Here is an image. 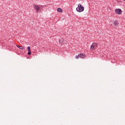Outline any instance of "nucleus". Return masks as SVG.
Segmentation results:
<instances>
[{
  "mask_svg": "<svg viewBox=\"0 0 125 125\" xmlns=\"http://www.w3.org/2000/svg\"><path fill=\"white\" fill-rule=\"evenodd\" d=\"M62 42H63V39H60L59 41L60 43H62Z\"/></svg>",
  "mask_w": 125,
  "mask_h": 125,
  "instance_id": "9b49d317",
  "label": "nucleus"
},
{
  "mask_svg": "<svg viewBox=\"0 0 125 125\" xmlns=\"http://www.w3.org/2000/svg\"><path fill=\"white\" fill-rule=\"evenodd\" d=\"M27 50H28V52L31 51V47L28 46L27 47Z\"/></svg>",
  "mask_w": 125,
  "mask_h": 125,
  "instance_id": "9d476101",
  "label": "nucleus"
},
{
  "mask_svg": "<svg viewBox=\"0 0 125 125\" xmlns=\"http://www.w3.org/2000/svg\"><path fill=\"white\" fill-rule=\"evenodd\" d=\"M27 54H28V55H31V51L28 52L27 53Z\"/></svg>",
  "mask_w": 125,
  "mask_h": 125,
  "instance_id": "ddd939ff",
  "label": "nucleus"
},
{
  "mask_svg": "<svg viewBox=\"0 0 125 125\" xmlns=\"http://www.w3.org/2000/svg\"><path fill=\"white\" fill-rule=\"evenodd\" d=\"M57 11L60 13H62V10L61 8H58Z\"/></svg>",
  "mask_w": 125,
  "mask_h": 125,
  "instance_id": "6e6552de",
  "label": "nucleus"
},
{
  "mask_svg": "<svg viewBox=\"0 0 125 125\" xmlns=\"http://www.w3.org/2000/svg\"><path fill=\"white\" fill-rule=\"evenodd\" d=\"M17 47H18V48H19V47H20V46L17 45Z\"/></svg>",
  "mask_w": 125,
  "mask_h": 125,
  "instance_id": "4468645a",
  "label": "nucleus"
},
{
  "mask_svg": "<svg viewBox=\"0 0 125 125\" xmlns=\"http://www.w3.org/2000/svg\"><path fill=\"white\" fill-rule=\"evenodd\" d=\"M94 47H95L92 44V45H91V46L90 47L91 50H92V51L95 50V48Z\"/></svg>",
  "mask_w": 125,
  "mask_h": 125,
  "instance_id": "0eeeda50",
  "label": "nucleus"
},
{
  "mask_svg": "<svg viewBox=\"0 0 125 125\" xmlns=\"http://www.w3.org/2000/svg\"><path fill=\"white\" fill-rule=\"evenodd\" d=\"M115 12L117 14H118V15H120L122 13V11L121 9H116L115 10Z\"/></svg>",
  "mask_w": 125,
  "mask_h": 125,
  "instance_id": "7ed1b4c3",
  "label": "nucleus"
},
{
  "mask_svg": "<svg viewBox=\"0 0 125 125\" xmlns=\"http://www.w3.org/2000/svg\"><path fill=\"white\" fill-rule=\"evenodd\" d=\"M75 58H76V59H79V58H80V56L79 55L78 56H75Z\"/></svg>",
  "mask_w": 125,
  "mask_h": 125,
  "instance_id": "f8f14e48",
  "label": "nucleus"
},
{
  "mask_svg": "<svg viewBox=\"0 0 125 125\" xmlns=\"http://www.w3.org/2000/svg\"><path fill=\"white\" fill-rule=\"evenodd\" d=\"M34 9L36 12H41V10H42V6L38 4H35Z\"/></svg>",
  "mask_w": 125,
  "mask_h": 125,
  "instance_id": "f03ea898",
  "label": "nucleus"
},
{
  "mask_svg": "<svg viewBox=\"0 0 125 125\" xmlns=\"http://www.w3.org/2000/svg\"><path fill=\"white\" fill-rule=\"evenodd\" d=\"M110 25L111 26H112V24H111V23H110Z\"/></svg>",
  "mask_w": 125,
  "mask_h": 125,
  "instance_id": "2eb2a0df",
  "label": "nucleus"
},
{
  "mask_svg": "<svg viewBox=\"0 0 125 125\" xmlns=\"http://www.w3.org/2000/svg\"><path fill=\"white\" fill-rule=\"evenodd\" d=\"M84 9V7L81 3H79L78 5V7L76 8V10L77 12H82L83 11Z\"/></svg>",
  "mask_w": 125,
  "mask_h": 125,
  "instance_id": "f257e3e1",
  "label": "nucleus"
},
{
  "mask_svg": "<svg viewBox=\"0 0 125 125\" xmlns=\"http://www.w3.org/2000/svg\"><path fill=\"white\" fill-rule=\"evenodd\" d=\"M92 44L93 45L94 47H97V44L96 43H93Z\"/></svg>",
  "mask_w": 125,
  "mask_h": 125,
  "instance_id": "1a4fd4ad",
  "label": "nucleus"
},
{
  "mask_svg": "<svg viewBox=\"0 0 125 125\" xmlns=\"http://www.w3.org/2000/svg\"><path fill=\"white\" fill-rule=\"evenodd\" d=\"M20 49H21V50H25V47H23V46H20L19 48Z\"/></svg>",
  "mask_w": 125,
  "mask_h": 125,
  "instance_id": "423d86ee",
  "label": "nucleus"
},
{
  "mask_svg": "<svg viewBox=\"0 0 125 125\" xmlns=\"http://www.w3.org/2000/svg\"><path fill=\"white\" fill-rule=\"evenodd\" d=\"M80 58H84L85 55H83V54H80L79 55Z\"/></svg>",
  "mask_w": 125,
  "mask_h": 125,
  "instance_id": "39448f33",
  "label": "nucleus"
},
{
  "mask_svg": "<svg viewBox=\"0 0 125 125\" xmlns=\"http://www.w3.org/2000/svg\"><path fill=\"white\" fill-rule=\"evenodd\" d=\"M114 26H118L119 22L117 21H114L113 22Z\"/></svg>",
  "mask_w": 125,
  "mask_h": 125,
  "instance_id": "20e7f679",
  "label": "nucleus"
},
{
  "mask_svg": "<svg viewBox=\"0 0 125 125\" xmlns=\"http://www.w3.org/2000/svg\"><path fill=\"white\" fill-rule=\"evenodd\" d=\"M125 1V0H124Z\"/></svg>",
  "mask_w": 125,
  "mask_h": 125,
  "instance_id": "dca6fc26",
  "label": "nucleus"
}]
</instances>
